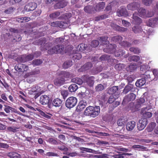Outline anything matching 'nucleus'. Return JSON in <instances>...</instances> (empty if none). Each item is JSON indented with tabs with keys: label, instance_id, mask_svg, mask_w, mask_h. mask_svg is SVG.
Listing matches in <instances>:
<instances>
[{
	"label": "nucleus",
	"instance_id": "34",
	"mask_svg": "<svg viewBox=\"0 0 158 158\" xmlns=\"http://www.w3.org/2000/svg\"><path fill=\"white\" fill-rule=\"evenodd\" d=\"M92 108L93 106H89L86 108V109L84 112V114L86 116H89L91 117V114L92 112Z\"/></svg>",
	"mask_w": 158,
	"mask_h": 158
},
{
	"label": "nucleus",
	"instance_id": "58",
	"mask_svg": "<svg viewBox=\"0 0 158 158\" xmlns=\"http://www.w3.org/2000/svg\"><path fill=\"white\" fill-rule=\"evenodd\" d=\"M42 61L40 59H35L32 61V64L35 65H39L42 63Z\"/></svg>",
	"mask_w": 158,
	"mask_h": 158
},
{
	"label": "nucleus",
	"instance_id": "14",
	"mask_svg": "<svg viewBox=\"0 0 158 158\" xmlns=\"http://www.w3.org/2000/svg\"><path fill=\"white\" fill-rule=\"evenodd\" d=\"M47 42L46 39L45 38H42L36 41L33 43L34 44L40 45V49L41 51H43V47H44L45 44Z\"/></svg>",
	"mask_w": 158,
	"mask_h": 158
},
{
	"label": "nucleus",
	"instance_id": "40",
	"mask_svg": "<svg viewBox=\"0 0 158 158\" xmlns=\"http://www.w3.org/2000/svg\"><path fill=\"white\" fill-rule=\"evenodd\" d=\"M140 59L139 56L137 55H133L129 57L128 59L129 61L138 62Z\"/></svg>",
	"mask_w": 158,
	"mask_h": 158
},
{
	"label": "nucleus",
	"instance_id": "31",
	"mask_svg": "<svg viewBox=\"0 0 158 158\" xmlns=\"http://www.w3.org/2000/svg\"><path fill=\"white\" fill-rule=\"evenodd\" d=\"M7 156L10 158H21V156L20 154L14 152H11L8 153Z\"/></svg>",
	"mask_w": 158,
	"mask_h": 158
},
{
	"label": "nucleus",
	"instance_id": "50",
	"mask_svg": "<svg viewBox=\"0 0 158 158\" xmlns=\"http://www.w3.org/2000/svg\"><path fill=\"white\" fill-rule=\"evenodd\" d=\"M93 7L91 6H86L84 7V10L86 13H91L92 11Z\"/></svg>",
	"mask_w": 158,
	"mask_h": 158
},
{
	"label": "nucleus",
	"instance_id": "15",
	"mask_svg": "<svg viewBox=\"0 0 158 158\" xmlns=\"http://www.w3.org/2000/svg\"><path fill=\"white\" fill-rule=\"evenodd\" d=\"M110 25L113 29L118 31L124 32L127 31V28L122 27L114 23H111Z\"/></svg>",
	"mask_w": 158,
	"mask_h": 158
},
{
	"label": "nucleus",
	"instance_id": "1",
	"mask_svg": "<svg viewBox=\"0 0 158 158\" xmlns=\"http://www.w3.org/2000/svg\"><path fill=\"white\" fill-rule=\"evenodd\" d=\"M64 45L63 44H58L52 48L51 49H48V53L50 55H52V54L54 53H60L64 50Z\"/></svg>",
	"mask_w": 158,
	"mask_h": 158
},
{
	"label": "nucleus",
	"instance_id": "48",
	"mask_svg": "<svg viewBox=\"0 0 158 158\" xmlns=\"http://www.w3.org/2000/svg\"><path fill=\"white\" fill-rule=\"evenodd\" d=\"M130 51L133 52L135 54H139L140 53V50L138 48L131 47L130 48Z\"/></svg>",
	"mask_w": 158,
	"mask_h": 158
},
{
	"label": "nucleus",
	"instance_id": "60",
	"mask_svg": "<svg viewBox=\"0 0 158 158\" xmlns=\"http://www.w3.org/2000/svg\"><path fill=\"white\" fill-rule=\"evenodd\" d=\"M27 61H31L32 60L34 57V55L32 54H29L26 55Z\"/></svg>",
	"mask_w": 158,
	"mask_h": 158
},
{
	"label": "nucleus",
	"instance_id": "61",
	"mask_svg": "<svg viewBox=\"0 0 158 158\" xmlns=\"http://www.w3.org/2000/svg\"><path fill=\"white\" fill-rule=\"evenodd\" d=\"M116 97H114V95L110 96L108 100V102L110 103H113L116 99Z\"/></svg>",
	"mask_w": 158,
	"mask_h": 158
},
{
	"label": "nucleus",
	"instance_id": "55",
	"mask_svg": "<svg viewBox=\"0 0 158 158\" xmlns=\"http://www.w3.org/2000/svg\"><path fill=\"white\" fill-rule=\"evenodd\" d=\"M60 93L64 99H65L68 96L69 94L68 91L65 90L61 91Z\"/></svg>",
	"mask_w": 158,
	"mask_h": 158
},
{
	"label": "nucleus",
	"instance_id": "10",
	"mask_svg": "<svg viewBox=\"0 0 158 158\" xmlns=\"http://www.w3.org/2000/svg\"><path fill=\"white\" fill-rule=\"evenodd\" d=\"M147 99V98L146 97L142 98L139 99L137 101V103L136 104V105L134 106L135 107L134 110L132 109H131L132 111H137L139 110V108L141 106V105H146V103H145V100Z\"/></svg>",
	"mask_w": 158,
	"mask_h": 158
},
{
	"label": "nucleus",
	"instance_id": "63",
	"mask_svg": "<svg viewBox=\"0 0 158 158\" xmlns=\"http://www.w3.org/2000/svg\"><path fill=\"white\" fill-rule=\"evenodd\" d=\"M143 4L147 6H149L152 2V0H142Z\"/></svg>",
	"mask_w": 158,
	"mask_h": 158
},
{
	"label": "nucleus",
	"instance_id": "52",
	"mask_svg": "<svg viewBox=\"0 0 158 158\" xmlns=\"http://www.w3.org/2000/svg\"><path fill=\"white\" fill-rule=\"evenodd\" d=\"M120 45L121 46L125 47H129L131 46V44L129 42H127V41H123L120 43Z\"/></svg>",
	"mask_w": 158,
	"mask_h": 158
},
{
	"label": "nucleus",
	"instance_id": "18",
	"mask_svg": "<svg viewBox=\"0 0 158 158\" xmlns=\"http://www.w3.org/2000/svg\"><path fill=\"white\" fill-rule=\"evenodd\" d=\"M67 4V2L64 0L59 1L54 6V8L56 9L63 8L66 6Z\"/></svg>",
	"mask_w": 158,
	"mask_h": 158
},
{
	"label": "nucleus",
	"instance_id": "22",
	"mask_svg": "<svg viewBox=\"0 0 158 158\" xmlns=\"http://www.w3.org/2000/svg\"><path fill=\"white\" fill-rule=\"evenodd\" d=\"M40 102L42 105H45L48 103L49 101V97L46 95H41L40 97Z\"/></svg>",
	"mask_w": 158,
	"mask_h": 158
},
{
	"label": "nucleus",
	"instance_id": "37",
	"mask_svg": "<svg viewBox=\"0 0 158 158\" xmlns=\"http://www.w3.org/2000/svg\"><path fill=\"white\" fill-rule=\"evenodd\" d=\"M123 39V37L120 35H116L112 37L111 40L114 42L118 43L120 44Z\"/></svg>",
	"mask_w": 158,
	"mask_h": 158
},
{
	"label": "nucleus",
	"instance_id": "12",
	"mask_svg": "<svg viewBox=\"0 0 158 158\" xmlns=\"http://www.w3.org/2000/svg\"><path fill=\"white\" fill-rule=\"evenodd\" d=\"M143 77L144 78L146 81H148L149 82H150V81H151L155 79V78H154V76L152 72L149 71V70H148L145 72L143 74Z\"/></svg>",
	"mask_w": 158,
	"mask_h": 158
},
{
	"label": "nucleus",
	"instance_id": "17",
	"mask_svg": "<svg viewBox=\"0 0 158 158\" xmlns=\"http://www.w3.org/2000/svg\"><path fill=\"white\" fill-rule=\"evenodd\" d=\"M91 117L95 118L99 115L100 112V108L99 106H93Z\"/></svg>",
	"mask_w": 158,
	"mask_h": 158
},
{
	"label": "nucleus",
	"instance_id": "54",
	"mask_svg": "<svg viewBox=\"0 0 158 158\" xmlns=\"http://www.w3.org/2000/svg\"><path fill=\"white\" fill-rule=\"evenodd\" d=\"M96 91H100L103 90L104 89L103 85L101 84H98L95 87Z\"/></svg>",
	"mask_w": 158,
	"mask_h": 158
},
{
	"label": "nucleus",
	"instance_id": "4",
	"mask_svg": "<svg viewBox=\"0 0 158 158\" xmlns=\"http://www.w3.org/2000/svg\"><path fill=\"white\" fill-rule=\"evenodd\" d=\"M28 66L26 64L19 63L15 66L14 69L17 72H26L28 69Z\"/></svg>",
	"mask_w": 158,
	"mask_h": 158
},
{
	"label": "nucleus",
	"instance_id": "5",
	"mask_svg": "<svg viewBox=\"0 0 158 158\" xmlns=\"http://www.w3.org/2000/svg\"><path fill=\"white\" fill-rule=\"evenodd\" d=\"M60 12L55 11L53 13L50 14L49 16L50 18L52 19H55V18L58 17V18L59 19H63V18H64L65 16H67L68 15L70 17L71 16L70 13H66L64 15L59 17V16L60 15Z\"/></svg>",
	"mask_w": 158,
	"mask_h": 158
},
{
	"label": "nucleus",
	"instance_id": "20",
	"mask_svg": "<svg viewBox=\"0 0 158 158\" xmlns=\"http://www.w3.org/2000/svg\"><path fill=\"white\" fill-rule=\"evenodd\" d=\"M92 66V64L91 62H87L82 66L78 70L79 72L85 71L90 69Z\"/></svg>",
	"mask_w": 158,
	"mask_h": 158
},
{
	"label": "nucleus",
	"instance_id": "38",
	"mask_svg": "<svg viewBox=\"0 0 158 158\" xmlns=\"http://www.w3.org/2000/svg\"><path fill=\"white\" fill-rule=\"evenodd\" d=\"M156 123L155 122H151L149 125L147 127V130L148 132H151L153 130L156 126Z\"/></svg>",
	"mask_w": 158,
	"mask_h": 158
},
{
	"label": "nucleus",
	"instance_id": "43",
	"mask_svg": "<svg viewBox=\"0 0 158 158\" xmlns=\"http://www.w3.org/2000/svg\"><path fill=\"white\" fill-rule=\"evenodd\" d=\"M69 89L71 92H73L77 90L78 89L77 85L75 84H72L69 87Z\"/></svg>",
	"mask_w": 158,
	"mask_h": 158
},
{
	"label": "nucleus",
	"instance_id": "53",
	"mask_svg": "<svg viewBox=\"0 0 158 158\" xmlns=\"http://www.w3.org/2000/svg\"><path fill=\"white\" fill-rule=\"evenodd\" d=\"M18 61L20 62H27L26 55L22 56H21L18 58Z\"/></svg>",
	"mask_w": 158,
	"mask_h": 158
},
{
	"label": "nucleus",
	"instance_id": "6",
	"mask_svg": "<svg viewBox=\"0 0 158 158\" xmlns=\"http://www.w3.org/2000/svg\"><path fill=\"white\" fill-rule=\"evenodd\" d=\"M148 124V120L146 118H142L139 120L137 124V129L139 131L143 130Z\"/></svg>",
	"mask_w": 158,
	"mask_h": 158
},
{
	"label": "nucleus",
	"instance_id": "24",
	"mask_svg": "<svg viewBox=\"0 0 158 158\" xmlns=\"http://www.w3.org/2000/svg\"><path fill=\"white\" fill-rule=\"evenodd\" d=\"M117 13L118 16H127L128 15V13L127 10L125 8H122L120 9H118Z\"/></svg>",
	"mask_w": 158,
	"mask_h": 158
},
{
	"label": "nucleus",
	"instance_id": "16",
	"mask_svg": "<svg viewBox=\"0 0 158 158\" xmlns=\"http://www.w3.org/2000/svg\"><path fill=\"white\" fill-rule=\"evenodd\" d=\"M65 80L64 78L62 77L61 76H58L55 78L54 81V84L57 86H60L64 84Z\"/></svg>",
	"mask_w": 158,
	"mask_h": 158
},
{
	"label": "nucleus",
	"instance_id": "36",
	"mask_svg": "<svg viewBox=\"0 0 158 158\" xmlns=\"http://www.w3.org/2000/svg\"><path fill=\"white\" fill-rule=\"evenodd\" d=\"M71 81L79 85L82 84L83 82H84L83 80L82 79L78 77L74 78L72 79Z\"/></svg>",
	"mask_w": 158,
	"mask_h": 158
},
{
	"label": "nucleus",
	"instance_id": "32",
	"mask_svg": "<svg viewBox=\"0 0 158 158\" xmlns=\"http://www.w3.org/2000/svg\"><path fill=\"white\" fill-rule=\"evenodd\" d=\"M105 3L102 2L98 3L95 7V9L96 11H100L104 9L105 7Z\"/></svg>",
	"mask_w": 158,
	"mask_h": 158
},
{
	"label": "nucleus",
	"instance_id": "23",
	"mask_svg": "<svg viewBox=\"0 0 158 158\" xmlns=\"http://www.w3.org/2000/svg\"><path fill=\"white\" fill-rule=\"evenodd\" d=\"M134 85L131 84H128L125 86L122 93L123 94H127L129 91H133Z\"/></svg>",
	"mask_w": 158,
	"mask_h": 158
},
{
	"label": "nucleus",
	"instance_id": "30",
	"mask_svg": "<svg viewBox=\"0 0 158 158\" xmlns=\"http://www.w3.org/2000/svg\"><path fill=\"white\" fill-rule=\"evenodd\" d=\"M135 123L134 121L128 122L126 126L127 130L129 131L132 130L135 126Z\"/></svg>",
	"mask_w": 158,
	"mask_h": 158
},
{
	"label": "nucleus",
	"instance_id": "59",
	"mask_svg": "<svg viewBox=\"0 0 158 158\" xmlns=\"http://www.w3.org/2000/svg\"><path fill=\"white\" fill-rule=\"evenodd\" d=\"M52 45V43H46L44 44V46L43 49V51L47 50Z\"/></svg>",
	"mask_w": 158,
	"mask_h": 158
},
{
	"label": "nucleus",
	"instance_id": "51",
	"mask_svg": "<svg viewBox=\"0 0 158 158\" xmlns=\"http://www.w3.org/2000/svg\"><path fill=\"white\" fill-rule=\"evenodd\" d=\"M22 38L20 35L17 34L15 36V38L13 39V42H19L22 40Z\"/></svg>",
	"mask_w": 158,
	"mask_h": 158
},
{
	"label": "nucleus",
	"instance_id": "33",
	"mask_svg": "<svg viewBox=\"0 0 158 158\" xmlns=\"http://www.w3.org/2000/svg\"><path fill=\"white\" fill-rule=\"evenodd\" d=\"M146 83L144 78H142L138 80L135 83L136 86L141 87L145 84Z\"/></svg>",
	"mask_w": 158,
	"mask_h": 158
},
{
	"label": "nucleus",
	"instance_id": "27",
	"mask_svg": "<svg viewBox=\"0 0 158 158\" xmlns=\"http://www.w3.org/2000/svg\"><path fill=\"white\" fill-rule=\"evenodd\" d=\"M118 90V86H114L109 89L107 92L109 94H114V96L116 97V95H117V94H116V93Z\"/></svg>",
	"mask_w": 158,
	"mask_h": 158
},
{
	"label": "nucleus",
	"instance_id": "11",
	"mask_svg": "<svg viewBox=\"0 0 158 158\" xmlns=\"http://www.w3.org/2000/svg\"><path fill=\"white\" fill-rule=\"evenodd\" d=\"M116 45L115 44H110L106 47V48L104 49V51L106 52L114 54L116 50Z\"/></svg>",
	"mask_w": 158,
	"mask_h": 158
},
{
	"label": "nucleus",
	"instance_id": "26",
	"mask_svg": "<svg viewBox=\"0 0 158 158\" xmlns=\"http://www.w3.org/2000/svg\"><path fill=\"white\" fill-rule=\"evenodd\" d=\"M52 104L56 107H59L62 105L63 101L59 98H56L53 99Z\"/></svg>",
	"mask_w": 158,
	"mask_h": 158
},
{
	"label": "nucleus",
	"instance_id": "41",
	"mask_svg": "<svg viewBox=\"0 0 158 158\" xmlns=\"http://www.w3.org/2000/svg\"><path fill=\"white\" fill-rule=\"evenodd\" d=\"M125 53V52L122 49H118L117 51H115L114 55L115 56L120 57L122 56Z\"/></svg>",
	"mask_w": 158,
	"mask_h": 158
},
{
	"label": "nucleus",
	"instance_id": "47",
	"mask_svg": "<svg viewBox=\"0 0 158 158\" xmlns=\"http://www.w3.org/2000/svg\"><path fill=\"white\" fill-rule=\"evenodd\" d=\"M124 67V64L121 63L116 64L114 66L115 69L118 71L122 70Z\"/></svg>",
	"mask_w": 158,
	"mask_h": 158
},
{
	"label": "nucleus",
	"instance_id": "45",
	"mask_svg": "<svg viewBox=\"0 0 158 158\" xmlns=\"http://www.w3.org/2000/svg\"><path fill=\"white\" fill-rule=\"evenodd\" d=\"M57 139H55L53 138V137H51L47 139L46 141L47 142H48L51 144H52L53 145H57L58 143V142L56 140Z\"/></svg>",
	"mask_w": 158,
	"mask_h": 158
},
{
	"label": "nucleus",
	"instance_id": "42",
	"mask_svg": "<svg viewBox=\"0 0 158 158\" xmlns=\"http://www.w3.org/2000/svg\"><path fill=\"white\" fill-rule=\"evenodd\" d=\"M72 62L71 60L66 61L63 64V67L64 69H67L72 65Z\"/></svg>",
	"mask_w": 158,
	"mask_h": 158
},
{
	"label": "nucleus",
	"instance_id": "29",
	"mask_svg": "<svg viewBox=\"0 0 158 158\" xmlns=\"http://www.w3.org/2000/svg\"><path fill=\"white\" fill-rule=\"evenodd\" d=\"M137 67V65L136 64L131 63L126 67V69L128 72H132L136 70Z\"/></svg>",
	"mask_w": 158,
	"mask_h": 158
},
{
	"label": "nucleus",
	"instance_id": "8",
	"mask_svg": "<svg viewBox=\"0 0 158 158\" xmlns=\"http://www.w3.org/2000/svg\"><path fill=\"white\" fill-rule=\"evenodd\" d=\"M50 25L54 27H59L60 28H65L68 26L67 22L64 21H56L51 23Z\"/></svg>",
	"mask_w": 158,
	"mask_h": 158
},
{
	"label": "nucleus",
	"instance_id": "9",
	"mask_svg": "<svg viewBox=\"0 0 158 158\" xmlns=\"http://www.w3.org/2000/svg\"><path fill=\"white\" fill-rule=\"evenodd\" d=\"M136 95L133 93H131L126 96L123 100V103H126L129 102L133 101L136 98Z\"/></svg>",
	"mask_w": 158,
	"mask_h": 158
},
{
	"label": "nucleus",
	"instance_id": "64",
	"mask_svg": "<svg viewBox=\"0 0 158 158\" xmlns=\"http://www.w3.org/2000/svg\"><path fill=\"white\" fill-rule=\"evenodd\" d=\"M153 75L154 76V77L158 78V70L157 69H154L152 72Z\"/></svg>",
	"mask_w": 158,
	"mask_h": 158
},
{
	"label": "nucleus",
	"instance_id": "56",
	"mask_svg": "<svg viewBox=\"0 0 158 158\" xmlns=\"http://www.w3.org/2000/svg\"><path fill=\"white\" fill-rule=\"evenodd\" d=\"M85 44L82 43L78 45L79 50L80 52H82L86 49V47L85 46Z\"/></svg>",
	"mask_w": 158,
	"mask_h": 158
},
{
	"label": "nucleus",
	"instance_id": "62",
	"mask_svg": "<svg viewBox=\"0 0 158 158\" xmlns=\"http://www.w3.org/2000/svg\"><path fill=\"white\" fill-rule=\"evenodd\" d=\"M46 155L48 156H59V155L57 154V153L52 152H48L46 153Z\"/></svg>",
	"mask_w": 158,
	"mask_h": 158
},
{
	"label": "nucleus",
	"instance_id": "13",
	"mask_svg": "<svg viewBox=\"0 0 158 158\" xmlns=\"http://www.w3.org/2000/svg\"><path fill=\"white\" fill-rule=\"evenodd\" d=\"M4 106L5 108L4 110L6 113L9 114L10 111L11 112H14L15 113L18 114L20 115H22V113L17 111V110L15 109V108L8 105H4Z\"/></svg>",
	"mask_w": 158,
	"mask_h": 158
},
{
	"label": "nucleus",
	"instance_id": "39",
	"mask_svg": "<svg viewBox=\"0 0 158 158\" xmlns=\"http://www.w3.org/2000/svg\"><path fill=\"white\" fill-rule=\"evenodd\" d=\"M139 16L142 18H145L146 10L145 9L140 8L138 10Z\"/></svg>",
	"mask_w": 158,
	"mask_h": 158
},
{
	"label": "nucleus",
	"instance_id": "57",
	"mask_svg": "<svg viewBox=\"0 0 158 158\" xmlns=\"http://www.w3.org/2000/svg\"><path fill=\"white\" fill-rule=\"evenodd\" d=\"M145 118H150L152 116V113L150 112H145L143 114Z\"/></svg>",
	"mask_w": 158,
	"mask_h": 158
},
{
	"label": "nucleus",
	"instance_id": "28",
	"mask_svg": "<svg viewBox=\"0 0 158 158\" xmlns=\"http://www.w3.org/2000/svg\"><path fill=\"white\" fill-rule=\"evenodd\" d=\"M132 19L133 20L132 22V23L139 24L142 22L141 18L136 15L135 13L133 14Z\"/></svg>",
	"mask_w": 158,
	"mask_h": 158
},
{
	"label": "nucleus",
	"instance_id": "3",
	"mask_svg": "<svg viewBox=\"0 0 158 158\" xmlns=\"http://www.w3.org/2000/svg\"><path fill=\"white\" fill-rule=\"evenodd\" d=\"M82 77L84 82L86 83L89 86H93L94 82V76H89L87 75H84Z\"/></svg>",
	"mask_w": 158,
	"mask_h": 158
},
{
	"label": "nucleus",
	"instance_id": "19",
	"mask_svg": "<svg viewBox=\"0 0 158 158\" xmlns=\"http://www.w3.org/2000/svg\"><path fill=\"white\" fill-rule=\"evenodd\" d=\"M58 76H61L62 77L64 78H71L73 76V74L70 72L66 71H60L58 74Z\"/></svg>",
	"mask_w": 158,
	"mask_h": 158
},
{
	"label": "nucleus",
	"instance_id": "7",
	"mask_svg": "<svg viewBox=\"0 0 158 158\" xmlns=\"http://www.w3.org/2000/svg\"><path fill=\"white\" fill-rule=\"evenodd\" d=\"M37 4L34 2H30L27 3L24 7L25 10L27 12L33 11L37 7Z\"/></svg>",
	"mask_w": 158,
	"mask_h": 158
},
{
	"label": "nucleus",
	"instance_id": "35",
	"mask_svg": "<svg viewBox=\"0 0 158 158\" xmlns=\"http://www.w3.org/2000/svg\"><path fill=\"white\" fill-rule=\"evenodd\" d=\"M132 30L135 34H138L142 31L143 30L139 25L134 26L132 28Z\"/></svg>",
	"mask_w": 158,
	"mask_h": 158
},
{
	"label": "nucleus",
	"instance_id": "21",
	"mask_svg": "<svg viewBox=\"0 0 158 158\" xmlns=\"http://www.w3.org/2000/svg\"><path fill=\"white\" fill-rule=\"evenodd\" d=\"M86 101L84 100L81 101L77 106L76 110L77 111H81L87 105Z\"/></svg>",
	"mask_w": 158,
	"mask_h": 158
},
{
	"label": "nucleus",
	"instance_id": "25",
	"mask_svg": "<svg viewBox=\"0 0 158 158\" xmlns=\"http://www.w3.org/2000/svg\"><path fill=\"white\" fill-rule=\"evenodd\" d=\"M139 6L138 2H132L127 5V7L128 10H135L137 9Z\"/></svg>",
	"mask_w": 158,
	"mask_h": 158
},
{
	"label": "nucleus",
	"instance_id": "44",
	"mask_svg": "<svg viewBox=\"0 0 158 158\" xmlns=\"http://www.w3.org/2000/svg\"><path fill=\"white\" fill-rule=\"evenodd\" d=\"M108 37L107 36H101L99 38V40L102 42V43H103V42L105 43V44H108L109 43V41L108 40Z\"/></svg>",
	"mask_w": 158,
	"mask_h": 158
},
{
	"label": "nucleus",
	"instance_id": "2",
	"mask_svg": "<svg viewBox=\"0 0 158 158\" xmlns=\"http://www.w3.org/2000/svg\"><path fill=\"white\" fill-rule=\"evenodd\" d=\"M77 99L76 98L74 97H70L66 100L65 106L66 107L69 108L73 107L76 105Z\"/></svg>",
	"mask_w": 158,
	"mask_h": 158
},
{
	"label": "nucleus",
	"instance_id": "46",
	"mask_svg": "<svg viewBox=\"0 0 158 158\" xmlns=\"http://www.w3.org/2000/svg\"><path fill=\"white\" fill-rule=\"evenodd\" d=\"M37 110L38 111L40 112V114L41 115L44 116V118H51V116L49 115H48V113H45V112H44L40 109H37Z\"/></svg>",
	"mask_w": 158,
	"mask_h": 158
},
{
	"label": "nucleus",
	"instance_id": "49",
	"mask_svg": "<svg viewBox=\"0 0 158 158\" xmlns=\"http://www.w3.org/2000/svg\"><path fill=\"white\" fill-rule=\"evenodd\" d=\"M99 44V42L97 40H94L91 42V46L95 48L98 46Z\"/></svg>",
	"mask_w": 158,
	"mask_h": 158
}]
</instances>
